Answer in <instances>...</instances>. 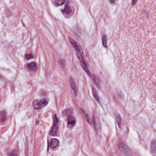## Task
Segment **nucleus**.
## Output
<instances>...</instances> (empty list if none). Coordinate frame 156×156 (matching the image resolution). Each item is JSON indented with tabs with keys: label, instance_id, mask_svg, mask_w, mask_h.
I'll return each mask as SVG.
<instances>
[{
	"label": "nucleus",
	"instance_id": "obj_1",
	"mask_svg": "<svg viewBox=\"0 0 156 156\" xmlns=\"http://www.w3.org/2000/svg\"><path fill=\"white\" fill-rule=\"evenodd\" d=\"M69 41L76 51V55L77 58L80 60V63L81 66L87 75L90 76V73L87 69V65L83 59V54L81 47L79 44L76 42L72 38H69Z\"/></svg>",
	"mask_w": 156,
	"mask_h": 156
},
{
	"label": "nucleus",
	"instance_id": "obj_2",
	"mask_svg": "<svg viewBox=\"0 0 156 156\" xmlns=\"http://www.w3.org/2000/svg\"><path fill=\"white\" fill-rule=\"evenodd\" d=\"M80 111L85 117V119L87 122L93 127L96 133L100 132L101 128L100 122L98 120H96L93 117L88 118V115L85 113L84 111L82 109H80Z\"/></svg>",
	"mask_w": 156,
	"mask_h": 156
},
{
	"label": "nucleus",
	"instance_id": "obj_3",
	"mask_svg": "<svg viewBox=\"0 0 156 156\" xmlns=\"http://www.w3.org/2000/svg\"><path fill=\"white\" fill-rule=\"evenodd\" d=\"M58 120L55 115H54L53 121V125L50 130L49 134L52 136H56L57 129L58 127Z\"/></svg>",
	"mask_w": 156,
	"mask_h": 156
},
{
	"label": "nucleus",
	"instance_id": "obj_4",
	"mask_svg": "<svg viewBox=\"0 0 156 156\" xmlns=\"http://www.w3.org/2000/svg\"><path fill=\"white\" fill-rule=\"evenodd\" d=\"M67 121L69 127H72L75 126L76 121L73 117L70 115L68 116Z\"/></svg>",
	"mask_w": 156,
	"mask_h": 156
},
{
	"label": "nucleus",
	"instance_id": "obj_5",
	"mask_svg": "<svg viewBox=\"0 0 156 156\" xmlns=\"http://www.w3.org/2000/svg\"><path fill=\"white\" fill-rule=\"evenodd\" d=\"M37 66V63L34 62L28 63L27 65V66L28 70L32 71H34L36 70Z\"/></svg>",
	"mask_w": 156,
	"mask_h": 156
},
{
	"label": "nucleus",
	"instance_id": "obj_6",
	"mask_svg": "<svg viewBox=\"0 0 156 156\" xmlns=\"http://www.w3.org/2000/svg\"><path fill=\"white\" fill-rule=\"evenodd\" d=\"M62 13L64 15L69 14L71 12V9L68 4H66L64 8L61 11Z\"/></svg>",
	"mask_w": 156,
	"mask_h": 156
},
{
	"label": "nucleus",
	"instance_id": "obj_7",
	"mask_svg": "<svg viewBox=\"0 0 156 156\" xmlns=\"http://www.w3.org/2000/svg\"><path fill=\"white\" fill-rule=\"evenodd\" d=\"M58 141L57 139L53 138L52 139L50 142V146L51 148H55L58 145Z\"/></svg>",
	"mask_w": 156,
	"mask_h": 156
},
{
	"label": "nucleus",
	"instance_id": "obj_8",
	"mask_svg": "<svg viewBox=\"0 0 156 156\" xmlns=\"http://www.w3.org/2000/svg\"><path fill=\"white\" fill-rule=\"evenodd\" d=\"M33 105L34 109L38 110L41 108V104L38 100H34L33 102Z\"/></svg>",
	"mask_w": 156,
	"mask_h": 156
},
{
	"label": "nucleus",
	"instance_id": "obj_9",
	"mask_svg": "<svg viewBox=\"0 0 156 156\" xmlns=\"http://www.w3.org/2000/svg\"><path fill=\"white\" fill-rule=\"evenodd\" d=\"M102 44L103 46L106 48H107V41L108 38L107 35L105 34L103 35L101 37Z\"/></svg>",
	"mask_w": 156,
	"mask_h": 156
},
{
	"label": "nucleus",
	"instance_id": "obj_10",
	"mask_svg": "<svg viewBox=\"0 0 156 156\" xmlns=\"http://www.w3.org/2000/svg\"><path fill=\"white\" fill-rule=\"evenodd\" d=\"M6 118V112L4 111L0 112V122H1L5 121Z\"/></svg>",
	"mask_w": 156,
	"mask_h": 156
},
{
	"label": "nucleus",
	"instance_id": "obj_11",
	"mask_svg": "<svg viewBox=\"0 0 156 156\" xmlns=\"http://www.w3.org/2000/svg\"><path fill=\"white\" fill-rule=\"evenodd\" d=\"M66 2V0H55V6L58 7L64 4Z\"/></svg>",
	"mask_w": 156,
	"mask_h": 156
},
{
	"label": "nucleus",
	"instance_id": "obj_12",
	"mask_svg": "<svg viewBox=\"0 0 156 156\" xmlns=\"http://www.w3.org/2000/svg\"><path fill=\"white\" fill-rule=\"evenodd\" d=\"M70 84L72 89L73 91L74 94L76 96H77V92L78 91V89L76 85L73 83L70 82Z\"/></svg>",
	"mask_w": 156,
	"mask_h": 156
},
{
	"label": "nucleus",
	"instance_id": "obj_13",
	"mask_svg": "<svg viewBox=\"0 0 156 156\" xmlns=\"http://www.w3.org/2000/svg\"><path fill=\"white\" fill-rule=\"evenodd\" d=\"M58 63L59 66L61 68H64L65 66V62L64 60L62 59H60L58 61Z\"/></svg>",
	"mask_w": 156,
	"mask_h": 156
},
{
	"label": "nucleus",
	"instance_id": "obj_14",
	"mask_svg": "<svg viewBox=\"0 0 156 156\" xmlns=\"http://www.w3.org/2000/svg\"><path fill=\"white\" fill-rule=\"evenodd\" d=\"M92 93L94 98L96 99L97 101L98 102H99V99L98 98L97 94L96 91V90L94 88L92 89Z\"/></svg>",
	"mask_w": 156,
	"mask_h": 156
},
{
	"label": "nucleus",
	"instance_id": "obj_15",
	"mask_svg": "<svg viewBox=\"0 0 156 156\" xmlns=\"http://www.w3.org/2000/svg\"><path fill=\"white\" fill-rule=\"evenodd\" d=\"M41 102L42 105L44 106H46L48 103V101L46 98H44L41 99Z\"/></svg>",
	"mask_w": 156,
	"mask_h": 156
},
{
	"label": "nucleus",
	"instance_id": "obj_16",
	"mask_svg": "<svg viewBox=\"0 0 156 156\" xmlns=\"http://www.w3.org/2000/svg\"><path fill=\"white\" fill-rule=\"evenodd\" d=\"M116 120L117 123L118 125V127H119L121 123V119L120 116L119 115H117L116 117Z\"/></svg>",
	"mask_w": 156,
	"mask_h": 156
},
{
	"label": "nucleus",
	"instance_id": "obj_17",
	"mask_svg": "<svg viewBox=\"0 0 156 156\" xmlns=\"http://www.w3.org/2000/svg\"><path fill=\"white\" fill-rule=\"evenodd\" d=\"M119 150L122 151L124 149H126V146L125 144H120L119 145Z\"/></svg>",
	"mask_w": 156,
	"mask_h": 156
},
{
	"label": "nucleus",
	"instance_id": "obj_18",
	"mask_svg": "<svg viewBox=\"0 0 156 156\" xmlns=\"http://www.w3.org/2000/svg\"><path fill=\"white\" fill-rule=\"evenodd\" d=\"M25 57L27 60H29L34 58L33 55L31 54H26L25 55Z\"/></svg>",
	"mask_w": 156,
	"mask_h": 156
},
{
	"label": "nucleus",
	"instance_id": "obj_19",
	"mask_svg": "<svg viewBox=\"0 0 156 156\" xmlns=\"http://www.w3.org/2000/svg\"><path fill=\"white\" fill-rule=\"evenodd\" d=\"M18 153L15 151L11 152L9 153V156H17L18 155Z\"/></svg>",
	"mask_w": 156,
	"mask_h": 156
},
{
	"label": "nucleus",
	"instance_id": "obj_20",
	"mask_svg": "<svg viewBox=\"0 0 156 156\" xmlns=\"http://www.w3.org/2000/svg\"><path fill=\"white\" fill-rule=\"evenodd\" d=\"M156 147V142H153L151 144V151H154V148H155Z\"/></svg>",
	"mask_w": 156,
	"mask_h": 156
},
{
	"label": "nucleus",
	"instance_id": "obj_21",
	"mask_svg": "<svg viewBox=\"0 0 156 156\" xmlns=\"http://www.w3.org/2000/svg\"><path fill=\"white\" fill-rule=\"evenodd\" d=\"M137 2V0H131V5L132 6L135 5Z\"/></svg>",
	"mask_w": 156,
	"mask_h": 156
},
{
	"label": "nucleus",
	"instance_id": "obj_22",
	"mask_svg": "<svg viewBox=\"0 0 156 156\" xmlns=\"http://www.w3.org/2000/svg\"><path fill=\"white\" fill-rule=\"evenodd\" d=\"M41 94L42 96H46L47 93L45 91H43L42 92L41 91Z\"/></svg>",
	"mask_w": 156,
	"mask_h": 156
},
{
	"label": "nucleus",
	"instance_id": "obj_23",
	"mask_svg": "<svg viewBox=\"0 0 156 156\" xmlns=\"http://www.w3.org/2000/svg\"><path fill=\"white\" fill-rule=\"evenodd\" d=\"M116 0H109V2L110 3L112 4H114L115 3V1Z\"/></svg>",
	"mask_w": 156,
	"mask_h": 156
},
{
	"label": "nucleus",
	"instance_id": "obj_24",
	"mask_svg": "<svg viewBox=\"0 0 156 156\" xmlns=\"http://www.w3.org/2000/svg\"><path fill=\"white\" fill-rule=\"evenodd\" d=\"M49 142L48 141V146H47V151L48 152L49 151Z\"/></svg>",
	"mask_w": 156,
	"mask_h": 156
},
{
	"label": "nucleus",
	"instance_id": "obj_25",
	"mask_svg": "<svg viewBox=\"0 0 156 156\" xmlns=\"http://www.w3.org/2000/svg\"><path fill=\"white\" fill-rule=\"evenodd\" d=\"M39 124V122L38 121H37L36 122V125H37Z\"/></svg>",
	"mask_w": 156,
	"mask_h": 156
},
{
	"label": "nucleus",
	"instance_id": "obj_26",
	"mask_svg": "<svg viewBox=\"0 0 156 156\" xmlns=\"http://www.w3.org/2000/svg\"><path fill=\"white\" fill-rule=\"evenodd\" d=\"M92 80H93V82L95 83L94 82V80L93 79H92Z\"/></svg>",
	"mask_w": 156,
	"mask_h": 156
}]
</instances>
